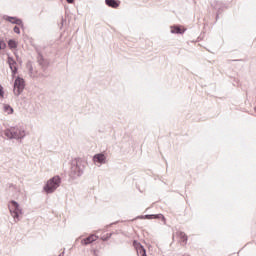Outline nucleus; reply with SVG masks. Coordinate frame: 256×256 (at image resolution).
Instances as JSON below:
<instances>
[{"mask_svg":"<svg viewBox=\"0 0 256 256\" xmlns=\"http://www.w3.org/2000/svg\"><path fill=\"white\" fill-rule=\"evenodd\" d=\"M4 135L5 137H7V139H16L17 141H19V139H25V137L27 136V132L25 131L24 126L18 125L7 128L4 131Z\"/></svg>","mask_w":256,"mask_h":256,"instance_id":"nucleus-1","label":"nucleus"},{"mask_svg":"<svg viewBox=\"0 0 256 256\" xmlns=\"http://www.w3.org/2000/svg\"><path fill=\"white\" fill-rule=\"evenodd\" d=\"M113 237V233H107L101 237L102 241H109L110 238Z\"/></svg>","mask_w":256,"mask_h":256,"instance_id":"nucleus-20","label":"nucleus"},{"mask_svg":"<svg viewBox=\"0 0 256 256\" xmlns=\"http://www.w3.org/2000/svg\"><path fill=\"white\" fill-rule=\"evenodd\" d=\"M154 219L163 221V223H165V221H166L165 216L163 214H154Z\"/></svg>","mask_w":256,"mask_h":256,"instance_id":"nucleus-18","label":"nucleus"},{"mask_svg":"<svg viewBox=\"0 0 256 256\" xmlns=\"http://www.w3.org/2000/svg\"><path fill=\"white\" fill-rule=\"evenodd\" d=\"M8 47H9V49H17V47H18L17 41H15V39H9Z\"/></svg>","mask_w":256,"mask_h":256,"instance_id":"nucleus-17","label":"nucleus"},{"mask_svg":"<svg viewBox=\"0 0 256 256\" xmlns=\"http://www.w3.org/2000/svg\"><path fill=\"white\" fill-rule=\"evenodd\" d=\"M61 181V176L59 175L50 178L44 185L43 191H45L47 195L55 193V191H57V188L61 187Z\"/></svg>","mask_w":256,"mask_h":256,"instance_id":"nucleus-3","label":"nucleus"},{"mask_svg":"<svg viewBox=\"0 0 256 256\" xmlns=\"http://www.w3.org/2000/svg\"><path fill=\"white\" fill-rule=\"evenodd\" d=\"M4 20L8 21V23H12V25H18V27H21V29H24L25 27L23 20L17 16L5 15Z\"/></svg>","mask_w":256,"mask_h":256,"instance_id":"nucleus-8","label":"nucleus"},{"mask_svg":"<svg viewBox=\"0 0 256 256\" xmlns=\"http://www.w3.org/2000/svg\"><path fill=\"white\" fill-rule=\"evenodd\" d=\"M35 51L37 53V63L38 65L41 67L42 71H47V69H49V59H46L43 56V53H41V50H39V48H35Z\"/></svg>","mask_w":256,"mask_h":256,"instance_id":"nucleus-6","label":"nucleus"},{"mask_svg":"<svg viewBox=\"0 0 256 256\" xmlns=\"http://www.w3.org/2000/svg\"><path fill=\"white\" fill-rule=\"evenodd\" d=\"M85 171V162L81 160V158H76L72 160L70 177L72 179H77V177H81Z\"/></svg>","mask_w":256,"mask_h":256,"instance_id":"nucleus-2","label":"nucleus"},{"mask_svg":"<svg viewBox=\"0 0 256 256\" xmlns=\"http://www.w3.org/2000/svg\"><path fill=\"white\" fill-rule=\"evenodd\" d=\"M58 256H65V251H63L62 253H60Z\"/></svg>","mask_w":256,"mask_h":256,"instance_id":"nucleus-29","label":"nucleus"},{"mask_svg":"<svg viewBox=\"0 0 256 256\" xmlns=\"http://www.w3.org/2000/svg\"><path fill=\"white\" fill-rule=\"evenodd\" d=\"M3 49H7V43H5V40L0 38V51H3Z\"/></svg>","mask_w":256,"mask_h":256,"instance_id":"nucleus-19","label":"nucleus"},{"mask_svg":"<svg viewBox=\"0 0 256 256\" xmlns=\"http://www.w3.org/2000/svg\"><path fill=\"white\" fill-rule=\"evenodd\" d=\"M9 211L15 221V223H17V221L21 220V215H23V209H21V206L19 205V202L15 201V200H11L9 202Z\"/></svg>","mask_w":256,"mask_h":256,"instance_id":"nucleus-4","label":"nucleus"},{"mask_svg":"<svg viewBox=\"0 0 256 256\" xmlns=\"http://www.w3.org/2000/svg\"><path fill=\"white\" fill-rule=\"evenodd\" d=\"M99 239V236L92 234L86 238H83L81 240V245L87 246V245H91L92 243H95V241Z\"/></svg>","mask_w":256,"mask_h":256,"instance_id":"nucleus-10","label":"nucleus"},{"mask_svg":"<svg viewBox=\"0 0 256 256\" xmlns=\"http://www.w3.org/2000/svg\"><path fill=\"white\" fill-rule=\"evenodd\" d=\"M133 247L136 249V253L138 256H147V250L139 241L134 240Z\"/></svg>","mask_w":256,"mask_h":256,"instance_id":"nucleus-9","label":"nucleus"},{"mask_svg":"<svg viewBox=\"0 0 256 256\" xmlns=\"http://www.w3.org/2000/svg\"><path fill=\"white\" fill-rule=\"evenodd\" d=\"M14 55H15V57H16V59H17V61H19V54L14 53Z\"/></svg>","mask_w":256,"mask_h":256,"instance_id":"nucleus-28","label":"nucleus"},{"mask_svg":"<svg viewBox=\"0 0 256 256\" xmlns=\"http://www.w3.org/2000/svg\"><path fill=\"white\" fill-rule=\"evenodd\" d=\"M211 7L218 13H223V10L225 9V4L221 1H214L211 4Z\"/></svg>","mask_w":256,"mask_h":256,"instance_id":"nucleus-12","label":"nucleus"},{"mask_svg":"<svg viewBox=\"0 0 256 256\" xmlns=\"http://www.w3.org/2000/svg\"><path fill=\"white\" fill-rule=\"evenodd\" d=\"M13 31L17 35H21V28H19V26H14Z\"/></svg>","mask_w":256,"mask_h":256,"instance_id":"nucleus-22","label":"nucleus"},{"mask_svg":"<svg viewBox=\"0 0 256 256\" xmlns=\"http://www.w3.org/2000/svg\"><path fill=\"white\" fill-rule=\"evenodd\" d=\"M3 111L8 115H13V112H14L13 107H11V105L9 104H4Z\"/></svg>","mask_w":256,"mask_h":256,"instance_id":"nucleus-16","label":"nucleus"},{"mask_svg":"<svg viewBox=\"0 0 256 256\" xmlns=\"http://www.w3.org/2000/svg\"><path fill=\"white\" fill-rule=\"evenodd\" d=\"M66 1H67V3H69V4L75 3V0H66Z\"/></svg>","mask_w":256,"mask_h":256,"instance_id":"nucleus-27","label":"nucleus"},{"mask_svg":"<svg viewBox=\"0 0 256 256\" xmlns=\"http://www.w3.org/2000/svg\"><path fill=\"white\" fill-rule=\"evenodd\" d=\"M94 163H99L100 165H105L107 157L103 153H98L93 156Z\"/></svg>","mask_w":256,"mask_h":256,"instance_id":"nucleus-11","label":"nucleus"},{"mask_svg":"<svg viewBox=\"0 0 256 256\" xmlns=\"http://www.w3.org/2000/svg\"><path fill=\"white\" fill-rule=\"evenodd\" d=\"M173 35H183L185 30L181 29V26H171V31Z\"/></svg>","mask_w":256,"mask_h":256,"instance_id":"nucleus-14","label":"nucleus"},{"mask_svg":"<svg viewBox=\"0 0 256 256\" xmlns=\"http://www.w3.org/2000/svg\"><path fill=\"white\" fill-rule=\"evenodd\" d=\"M24 89H25V79L21 78L20 76H17L13 86L14 95H16V97H19V95L23 93Z\"/></svg>","mask_w":256,"mask_h":256,"instance_id":"nucleus-5","label":"nucleus"},{"mask_svg":"<svg viewBox=\"0 0 256 256\" xmlns=\"http://www.w3.org/2000/svg\"><path fill=\"white\" fill-rule=\"evenodd\" d=\"M67 23V19L63 18L61 19V27Z\"/></svg>","mask_w":256,"mask_h":256,"instance_id":"nucleus-25","label":"nucleus"},{"mask_svg":"<svg viewBox=\"0 0 256 256\" xmlns=\"http://www.w3.org/2000/svg\"><path fill=\"white\" fill-rule=\"evenodd\" d=\"M7 63L12 73V79H15V76L17 75V73H19V68L17 67V61H15V58H13V56L8 54Z\"/></svg>","mask_w":256,"mask_h":256,"instance_id":"nucleus-7","label":"nucleus"},{"mask_svg":"<svg viewBox=\"0 0 256 256\" xmlns=\"http://www.w3.org/2000/svg\"><path fill=\"white\" fill-rule=\"evenodd\" d=\"M0 99H5V88L0 84Z\"/></svg>","mask_w":256,"mask_h":256,"instance_id":"nucleus-21","label":"nucleus"},{"mask_svg":"<svg viewBox=\"0 0 256 256\" xmlns=\"http://www.w3.org/2000/svg\"><path fill=\"white\" fill-rule=\"evenodd\" d=\"M143 219H154V214H146L144 216H142Z\"/></svg>","mask_w":256,"mask_h":256,"instance_id":"nucleus-23","label":"nucleus"},{"mask_svg":"<svg viewBox=\"0 0 256 256\" xmlns=\"http://www.w3.org/2000/svg\"><path fill=\"white\" fill-rule=\"evenodd\" d=\"M219 15H221V13L216 12V22L219 21Z\"/></svg>","mask_w":256,"mask_h":256,"instance_id":"nucleus-26","label":"nucleus"},{"mask_svg":"<svg viewBox=\"0 0 256 256\" xmlns=\"http://www.w3.org/2000/svg\"><path fill=\"white\" fill-rule=\"evenodd\" d=\"M178 237L181 239L182 243H185L187 245V241H189V236L183 231L177 232Z\"/></svg>","mask_w":256,"mask_h":256,"instance_id":"nucleus-15","label":"nucleus"},{"mask_svg":"<svg viewBox=\"0 0 256 256\" xmlns=\"http://www.w3.org/2000/svg\"><path fill=\"white\" fill-rule=\"evenodd\" d=\"M105 5L107 7H111L112 9H117L121 5V1L119 0H105Z\"/></svg>","mask_w":256,"mask_h":256,"instance_id":"nucleus-13","label":"nucleus"},{"mask_svg":"<svg viewBox=\"0 0 256 256\" xmlns=\"http://www.w3.org/2000/svg\"><path fill=\"white\" fill-rule=\"evenodd\" d=\"M27 67H28L29 73H30V74H33V65L27 64Z\"/></svg>","mask_w":256,"mask_h":256,"instance_id":"nucleus-24","label":"nucleus"}]
</instances>
